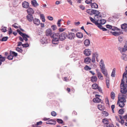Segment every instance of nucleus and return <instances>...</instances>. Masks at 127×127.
I'll use <instances>...</instances> for the list:
<instances>
[{
  "mask_svg": "<svg viewBox=\"0 0 127 127\" xmlns=\"http://www.w3.org/2000/svg\"><path fill=\"white\" fill-rule=\"evenodd\" d=\"M2 32H5L6 31V29L5 27H4L3 28L1 29Z\"/></svg>",
  "mask_w": 127,
  "mask_h": 127,
  "instance_id": "052dcab7",
  "label": "nucleus"
},
{
  "mask_svg": "<svg viewBox=\"0 0 127 127\" xmlns=\"http://www.w3.org/2000/svg\"><path fill=\"white\" fill-rule=\"evenodd\" d=\"M98 87V85L96 83H94L92 84V88L94 90H96L97 89Z\"/></svg>",
  "mask_w": 127,
  "mask_h": 127,
  "instance_id": "bb28decb",
  "label": "nucleus"
},
{
  "mask_svg": "<svg viewBox=\"0 0 127 127\" xmlns=\"http://www.w3.org/2000/svg\"><path fill=\"white\" fill-rule=\"evenodd\" d=\"M48 36L52 38V43L54 44H57L58 43L59 38V34L58 33L53 34L50 29H48Z\"/></svg>",
  "mask_w": 127,
  "mask_h": 127,
  "instance_id": "f03ea898",
  "label": "nucleus"
},
{
  "mask_svg": "<svg viewBox=\"0 0 127 127\" xmlns=\"http://www.w3.org/2000/svg\"><path fill=\"white\" fill-rule=\"evenodd\" d=\"M57 122L59 124H62L63 122V121L61 119H57L56 120Z\"/></svg>",
  "mask_w": 127,
  "mask_h": 127,
  "instance_id": "79ce46f5",
  "label": "nucleus"
},
{
  "mask_svg": "<svg viewBox=\"0 0 127 127\" xmlns=\"http://www.w3.org/2000/svg\"><path fill=\"white\" fill-rule=\"evenodd\" d=\"M8 38V37H4L2 38L1 41H5L7 40Z\"/></svg>",
  "mask_w": 127,
  "mask_h": 127,
  "instance_id": "37998d69",
  "label": "nucleus"
},
{
  "mask_svg": "<svg viewBox=\"0 0 127 127\" xmlns=\"http://www.w3.org/2000/svg\"><path fill=\"white\" fill-rule=\"evenodd\" d=\"M107 127H114V126L112 124H110L107 126Z\"/></svg>",
  "mask_w": 127,
  "mask_h": 127,
  "instance_id": "774afa93",
  "label": "nucleus"
},
{
  "mask_svg": "<svg viewBox=\"0 0 127 127\" xmlns=\"http://www.w3.org/2000/svg\"><path fill=\"white\" fill-rule=\"evenodd\" d=\"M91 6L92 8H98V5L95 3H91Z\"/></svg>",
  "mask_w": 127,
  "mask_h": 127,
  "instance_id": "cd10ccee",
  "label": "nucleus"
},
{
  "mask_svg": "<svg viewBox=\"0 0 127 127\" xmlns=\"http://www.w3.org/2000/svg\"><path fill=\"white\" fill-rule=\"evenodd\" d=\"M106 27L108 29H111L112 28V26L111 25H106Z\"/></svg>",
  "mask_w": 127,
  "mask_h": 127,
  "instance_id": "bf43d9fd",
  "label": "nucleus"
},
{
  "mask_svg": "<svg viewBox=\"0 0 127 127\" xmlns=\"http://www.w3.org/2000/svg\"><path fill=\"white\" fill-rule=\"evenodd\" d=\"M115 108V105H112L111 106V108L112 109V111L113 113H114V109Z\"/></svg>",
  "mask_w": 127,
  "mask_h": 127,
  "instance_id": "09e8293b",
  "label": "nucleus"
},
{
  "mask_svg": "<svg viewBox=\"0 0 127 127\" xmlns=\"http://www.w3.org/2000/svg\"><path fill=\"white\" fill-rule=\"evenodd\" d=\"M64 30L61 28H60L59 29V31L60 32H63Z\"/></svg>",
  "mask_w": 127,
  "mask_h": 127,
  "instance_id": "0e129e2a",
  "label": "nucleus"
},
{
  "mask_svg": "<svg viewBox=\"0 0 127 127\" xmlns=\"http://www.w3.org/2000/svg\"><path fill=\"white\" fill-rule=\"evenodd\" d=\"M12 32V31L11 29V28H10L9 30L8 31V34L9 35L11 34Z\"/></svg>",
  "mask_w": 127,
  "mask_h": 127,
  "instance_id": "338daca9",
  "label": "nucleus"
},
{
  "mask_svg": "<svg viewBox=\"0 0 127 127\" xmlns=\"http://www.w3.org/2000/svg\"><path fill=\"white\" fill-rule=\"evenodd\" d=\"M90 19L91 21L93 23H95V25L97 26L98 28H100L101 27V25L99 23H98V21H95V20L92 17H90Z\"/></svg>",
  "mask_w": 127,
  "mask_h": 127,
  "instance_id": "20e7f679",
  "label": "nucleus"
},
{
  "mask_svg": "<svg viewBox=\"0 0 127 127\" xmlns=\"http://www.w3.org/2000/svg\"><path fill=\"white\" fill-rule=\"evenodd\" d=\"M90 41L89 39H86L84 41V43L85 45L87 46L89 45L90 44Z\"/></svg>",
  "mask_w": 127,
  "mask_h": 127,
  "instance_id": "412c9836",
  "label": "nucleus"
},
{
  "mask_svg": "<svg viewBox=\"0 0 127 127\" xmlns=\"http://www.w3.org/2000/svg\"><path fill=\"white\" fill-rule=\"evenodd\" d=\"M122 59L124 61H126L127 60V56L125 54H123L122 56Z\"/></svg>",
  "mask_w": 127,
  "mask_h": 127,
  "instance_id": "473e14b6",
  "label": "nucleus"
},
{
  "mask_svg": "<svg viewBox=\"0 0 127 127\" xmlns=\"http://www.w3.org/2000/svg\"><path fill=\"white\" fill-rule=\"evenodd\" d=\"M51 114L52 116H55L57 115L56 113L54 111H52L51 113Z\"/></svg>",
  "mask_w": 127,
  "mask_h": 127,
  "instance_id": "49530a36",
  "label": "nucleus"
},
{
  "mask_svg": "<svg viewBox=\"0 0 127 127\" xmlns=\"http://www.w3.org/2000/svg\"><path fill=\"white\" fill-rule=\"evenodd\" d=\"M27 19L29 22H31L32 21L33 17L32 15L31 14H28L26 16Z\"/></svg>",
  "mask_w": 127,
  "mask_h": 127,
  "instance_id": "f8f14e48",
  "label": "nucleus"
},
{
  "mask_svg": "<svg viewBox=\"0 0 127 127\" xmlns=\"http://www.w3.org/2000/svg\"><path fill=\"white\" fill-rule=\"evenodd\" d=\"M56 124V122L52 119L48 120V124L55 125Z\"/></svg>",
  "mask_w": 127,
  "mask_h": 127,
  "instance_id": "4be33fe9",
  "label": "nucleus"
},
{
  "mask_svg": "<svg viewBox=\"0 0 127 127\" xmlns=\"http://www.w3.org/2000/svg\"><path fill=\"white\" fill-rule=\"evenodd\" d=\"M34 23L37 26L38 25L40 24L39 20L37 18H35L33 20Z\"/></svg>",
  "mask_w": 127,
  "mask_h": 127,
  "instance_id": "2eb2a0df",
  "label": "nucleus"
},
{
  "mask_svg": "<svg viewBox=\"0 0 127 127\" xmlns=\"http://www.w3.org/2000/svg\"><path fill=\"white\" fill-rule=\"evenodd\" d=\"M96 97L94 98L93 99V101L95 103H99L101 102V99L99 98L100 96V95H95Z\"/></svg>",
  "mask_w": 127,
  "mask_h": 127,
  "instance_id": "7ed1b4c3",
  "label": "nucleus"
},
{
  "mask_svg": "<svg viewBox=\"0 0 127 127\" xmlns=\"http://www.w3.org/2000/svg\"><path fill=\"white\" fill-rule=\"evenodd\" d=\"M105 102L106 104L109 105V102L108 98L107 97H106L105 98Z\"/></svg>",
  "mask_w": 127,
  "mask_h": 127,
  "instance_id": "864d4df0",
  "label": "nucleus"
},
{
  "mask_svg": "<svg viewBox=\"0 0 127 127\" xmlns=\"http://www.w3.org/2000/svg\"><path fill=\"white\" fill-rule=\"evenodd\" d=\"M23 46L24 47H27L29 46V45L28 43L24 44H22Z\"/></svg>",
  "mask_w": 127,
  "mask_h": 127,
  "instance_id": "3c124183",
  "label": "nucleus"
},
{
  "mask_svg": "<svg viewBox=\"0 0 127 127\" xmlns=\"http://www.w3.org/2000/svg\"><path fill=\"white\" fill-rule=\"evenodd\" d=\"M101 71L102 73L104 75L107 77H108V73L107 71L105 68L101 69Z\"/></svg>",
  "mask_w": 127,
  "mask_h": 127,
  "instance_id": "f3484780",
  "label": "nucleus"
},
{
  "mask_svg": "<svg viewBox=\"0 0 127 127\" xmlns=\"http://www.w3.org/2000/svg\"><path fill=\"white\" fill-rule=\"evenodd\" d=\"M100 24L101 25V24L103 25L106 22V20L104 19H101L100 20Z\"/></svg>",
  "mask_w": 127,
  "mask_h": 127,
  "instance_id": "4c0bfd02",
  "label": "nucleus"
},
{
  "mask_svg": "<svg viewBox=\"0 0 127 127\" xmlns=\"http://www.w3.org/2000/svg\"><path fill=\"white\" fill-rule=\"evenodd\" d=\"M16 50L17 51L21 53L23 51L21 49L18 47H17L16 49Z\"/></svg>",
  "mask_w": 127,
  "mask_h": 127,
  "instance_id": "a19ab883",
  "label": "nucleus"
},
{
  "mask_svg": "<svg viewBox=\"0 0 127 127\" xmlns=\"http://www.w3.org/2000/svg\"><path fill=\"white\" fill-rule=\"evenodd\" d=\"M123 40V37L122 36H120L118 37V40L119 42L121 43Z\"/></svg>",
  "mask_w": 127,
  "mask_h": 127,
  "instance_id": "f704fd0d",
  "label": "nucleus"
},
{
  "mask_svg": "<svg viewBox=\"0 0 127 127\" xmlns=\"http://www.w3.org/2000/svg\"><path fill=\"white\" fill-rule=\"evenodd\" d=\"M12 54L14 56L16 57L17 56V53H15L14 52H12Z\"/></svg>",
  "mask_w": 127,
  "mask_h": 127,
  "instance_id": "69168bd1",
  "label": "nucleus"
},
{
  "mask_svg": "<svg viewBox=\"0 0 127 127\" xmlns=\"http://www.w3.org/2000/svg\"><path fill=\"white\" fill-rule=\"evenodd\" d=\"M17 32H18L19 33V34H20L21 36H22V35H23H23H24L23 34L24 33H23L20 30H19L18 29L17 30Z\"/></svg>",
  "mask_w": 127,
  "mask_h": 127,
  "instance_id": "5fc2aeb1",
  "label": "nucleus"
},
{
  "mask_svg": "<svg viewBox=\"0 0 127 127\" xmlns=\"http://www.w3.org/2000/svg\"><path fill=\"white\" fill-rule=\"evenodd\" d=\"M112 34L115 36H118L121 34H122L123 32L122 31L120 32H112Z\"/></svg>",
  "mask_w": 127,
  "mask_h": 127,
  "instance_id": "4468645a",
  "label": "nucleus"
},
{
  "mask_svg": "<svg viewBox=\"0 0 127 127\" xmlns=\"http://www.w3.org/2000/svg\"><path fill=\"white\" fill-rule=\"evenodd\" d=\"M97 77L95 76H93L91 77V81L93 82H95L97 80Z\"/></svg>",
  "mask_w": 127,
  "mask_h": 127,
  "instance_id": "dca6fc26",
  "label": "nucleus"
},
{
  "mask_svg": "<svg viewBox=\"0 0 127 127\" xmlns=\"http://www.w3.org/2000/svg\"><path fill=\"white\" fill-rule=\"evenodd\" d=\"M48 19L50 21H52L53 20V18L52 17L48 16Z\"/></svg>",
  "mask_w": 127,
  "mask_h": 127,
  "instance_id": "e2e57ef3",
  "label": "nucleus"
},
{
  "mask_svg": "<svg viewBox=\"0 0 127 127\" xmlns=\"http://www.w3.org/2000/svg\"><path fill=\"white\" fill-rule=\"evenodd\" d=\"M110 96L111 99H114L115 97V95L114 93L113 92H112L110 94Z\"/></svg>",
  "mask_w": 127,
  "mask_h": 127,
  "instance_id": "c756f323",
  "label": "nucleus"
},
{
  "mask_svg": "<svg viewBox=\"0 0 127 127\" xmlns=\"http://www.w3.org/2000/svg\"><path fill=\"white\" fill-rule=\"evenodd\" d=\"M101 27L100 28H99L100 29L102 30L103 31H106L107 30V29L104 28L102 27V26L101 25Z\"/></svg>",
  "mask_w": 127,
  "mask_h": 127,
  "instance_id": "603ef678",
  "label": "nucleus"
},
{
  "mask_svg": "<svg viewBox=\"0 0 127 127\" xmlns=\"http://www.w3.org/2000/svg\"><path fill=\"white\" fill-rule=\"evenodd\" d=\"M61 20H58V21L57 25H58V26L59 27H60L61 26Z\"/></svg>",
  "mask_w": 127,
  "mask_h": 127,
  "instance_id": "4d7b16f0",
  "label": "nucleus"
},
{
  "mask_svg": "<svg viewBox=\"0 0 127 127\" xmlns=\"http://www.w3.org/2000/svg\"><path fill=\"white\" fill-rule=\"evenodd\" d=\"M31 3L32 5L34 6H36L38 5V4L37 3L36 0H32L31 1Z\"/></svg>",
  "mask_w": 127,
  "mask_h": 127,
  "instance_id": "aec40b11",
  "label": "nucleus"
},
{
  "mask_svg": "<svg viewBox=\"0 0 127 127\" xmlns=\"http://www.w3.org/2000/svg\"><path fill=\"white\" fill-rule=\"evenodd\" d=\"M0 60L1 62L4 61L5 60V57H2L1 58H0Z\"/></svg>",
  "mask_w": 127,
  "mask_h": 127,
  "instance_id": "13d9d810",
  "label": "nucleus"
},
{
  "mask_svg": "<svg viewBox=\"0 0 127 127\" xmlns=\"http://www.w3.org/2000/svg\"><path fill=\"white\" fill-rule=\"evenodd\" d=\"M91 12L94 14H96V15L98 16L100 14V12L96 10H92L91 11Z\"/></svg>",
  "mask_w": 127,
  "mask_h": 127,
  "instance_id": "a878e982",
  "label": "nucleus"
},
{
  "mask_svg": "<svg viewBox=\"0 0 127 127\" xmlns=\"http://www.w3.org/2000/svg\"><path fill=\"white\" fill-rule=\"evenodd\" d=\"M121 28L122 29H124L125 31H127L126 29L127 28V24L125 23L121 25Z\"/></svg>",
  "mask_w": 127,
  "mask_h": 127,
  "instance_id": "5701e85b",
  "label": "nucleus"
},
{
  "mask_svg": "<svg viewBox=\"0 0 127 127\" xmlns=\"http://www.w3.org/2000/svg\"><path fill=\"white\" fill-rule=\"evenodd\" d=\"M75 36V34L72 32H69L67 35V38L70 39H73Z\"/></svg>",
  "mask_w": 127,
  "mask_h": 127,
  "instance_id": "423d86ee",
  "label": "nucleus"
},
{
  "mask_svg": "<svg viewBox=\"0 0 127 127\" xmlns=\"http://www.w3.org/2000/svg\"><path fill=\"white\" fill-rule=\"evenodd\" d=\"M13 58V56H12L11 55L8 56L7 58L9 60H12Z\"/></svg>",
  "mask_w": 127,
  "mask_h": 127,
  "instance_id": "c03bdc74",
  "label": "nucleus"
},
{
  "mask_svg": "<svg viewBox=\"0 0 127 127\" xmlns=\"http://www.w3.org/2000/svg\"><path fill=\"white\" fill-rule=\"evenodd\" d=\"M97 89H98V91L101 93H102V90L101 88L99 87H98Z\"/></svg>",
  "mask_w": 127,
  "mask_h": 127,
  "instance_id": "680f3d73",
  "label": "nucleus"
},
{
  "mask_svg": "<svg viewBox=\"0 0 127 127\" xmlns=\"http://www.w3.org/2000/svg\"><path fill=\"white\" fill-rule=\"evenodd\" d=\"M102 122L105 124H108V121L107 119H103L102 120Z\"/></svg>",
  "mask_w": 127,
  "mask_h": 127,
  "instance_id": "58836bf2",
  "label": "nucleus"
},
{
  "mask_svg": "<svg viewBox=\"0 0 127 127\" xmlns=\"http://www.w3.org/2000/svg\"><path fill=\"white\" fill-rule=\"evenodd\" d=\"M27 12L28 14H30L32 15L34 13V11L32 8L29 7L27 10Z\"/></svg>",
  "mask_w": 127,
  "mask_h": 127,
  "instance_id": "9b49d317",
  "label": "nucleus"
},
{
  "mask_svg": "<svg viewBox=\"0 0 127 127\" xmlns=\"http://www.w3.org/2000/svg\"><path fill=\"white\" fill-rule=\"evenodd\" d=\"M115 69L114 68L112 72L111 73V76L113 77H114L115 76Z\"/></svg>",
  "mask_w": 127,
  "mask_h": 127,
  "instance_id": "72a5a7b5",
  "label": "nucleus"
},
{
  "mask_svg": "<svg viewBox=\"0 0 127 127\" xmlns=\"http://www.w3.org/2000/svg\"><path fill=\"white\" fill-rule=\"evenodd\" d=\"M120 50L121 52H125L126 51V49H125L124 47L123 48H121L120 49Z\"/></svg>",
  "mask_w": 127,
  "mask_h": 127,
  "instance_id": "8fccbe9b",
  "label": "nucleus"
},
{
  "mask_svg": "<svg viewBox=\"0 0 127 127\" xmlns=\"http://www.w3.org/2000/svg\"><path fill=\"white\" fill-rule=\"evenodd\" d=\"M124 76H125V77L126 78V83H127V70H126V72L124 73L123 75V79L121 80V84L122 82L124 85H125L126 84H124V81H123Z\"/></svg>",
  "mask_w": 127,
  "mask_h": 127,
  "instance_id": "0eeeda50",
  "label": "nucleus"
},
{
  "mask_svg": "<svg viewBox=\"0 0 127 127\" xmlns=\"http://www.w3.org/2000/svg\"><path fill=\"white\" fill-rule=\"evenodd\" d=\"M22 5L23 7L27 8L29 7V4L28 2L25 1L23 2Z\"/></svg>",
  "mask_w": 127,
  "mask_h": 127,
  "instance_id": "ddd939ff",
  "label": "nucleus"
},
{
  "mask_svg": "<svg viewBox=\"0 0 127 127\" xmlns=\"http://www.w3.org/2000/svg\"><path fill=\"white\" fill-rule=\"evenodd\" d=\"M41 19L42 20L43 22H44L45 21V17L43 14H41L40 15Z\"/></svg>",
  "mask_w": 127,
  "mask_h": 127,
  "instance_id": "2f4dec72",
  "label": "nucleus"
},
{
  "mask_svg": "<svg viewBox=\"0 0 127 127\" xmlns=\"http://www.w3.org/2000/svg\"><path fill=\"white\" fill-rule=\"evenodd\" d=\"M46 38L44 37L41 40V42L42 44L47 43V39H45Z\"/></svg>",
  "mask_w": 127,
  "mask_h": 127,
  "instance_id": "c85d7f7f",
  "label": "nucleus"
},
{
  "mask_svg": "<svg viewBox=\"0 0 127 127\" xmlns=\"http://www.w3.org/2000/svg\"><path fill=\"white\" fill-rule=\"evenodd\" d=\"M76 36L77 37L79 38H81L83 37V35L82 33L78 32L76 33Z\"/></svg>",
  "mask_w": 127,
  "mask_h": 127,
  "instance_id": "393cba45",
  "label": "nucleus"
},
{
  "mask_svg": "<svg viewBox=\"0 0 127 127\" xmlns=\"http://www.w3.org/2000/svg\"><path fill=\"white\" fill-rule=\"evenodd\" d=\"M84 53L87 56H89L91 54V51L89 49H86L84 51Z\"/></svg>",
  "mask_w": 127,
  "mask_h": 127,
  "instance_id": "9d476101",
  "label": "nucleus"
},
{
  "mask_svg": "<svg viewBox=\"0 0 127 127\" xmlns=\"http://www.w3.org/2000/svg\"><path fill=\"white\" fill-rule=\"evenodd\" d=\"M91 2L92 0H86L85 1V2L87 4L90 3Z\"/></svg>",
  "mask_w": 127,
  "mask_h": 127,
  "instance_id": "6e6d98bb",
  "label": "nucleus"
},
{
  "mask_svg": "<svg viewBox=\"0 0 127 127\" xmlns=\"http://www.w3.org/2000/svg\"><path fill=\"white\" fill-rule=\"evenodd\" d=\"M102 113L104 116H107L108 115V113L107 112L103 111L102 112Z\"/></svg>",
  "mask_w": 127,
  "mask_h": 127,
  "instance_id": "e433bc0d",
  "label": "nucleus"
},
{
  "mask_svg": "<svg viewBox=\"0 0 127 127\" xmlns=\"http://www.w3.org/2000/svg\"><path fill=\"white\" fill-rule=\"evenodd\" d=\"M51 28L54 31L56 30L57 28L56 26L55 25H52L51 26Z\"/></svg>",
  "mask_w": 127,
  "mask_h": 127,
  "instance_id": "a18cd8bd",
  "label": "nucleus"
},
{
  "mask_svg": "<svg viewBox=\"0 0 127 127\" xmlns=\"http://www.w3.org/2000/svg\"><path fill=\"white\" fill-rule=\"evenodd\" d=\"M98 55L97 52H95L92 55V62L94 63L95 61V57L97 58L98 57Z\"/></svg>",
  "mask_w": 127,
  "mask_h": 127,
  "instance_id": "6e6552de",
  "label": "nucleus"
},
{
  "mask_svg": "<svg viewBox=\"0 0 127 127\" xmlns=\"http://www.w3.org/2000/svg\"><path fill=\"white\" fill-rule=\"evenodd\" d=\"M97 75V76L99 79H100L101 80H102L103 79V76L101 73H98Z\"/></svg>",
  "mask_w": 127,
  "mask_h": 127,
  "instance_id": "7c9ffc66",
  "label": "nucleus"
},
{
  "mask_svg": "<svg viewBox=\"0 0 127 127\" xmlns=\"http://www.w3.org/2000/svg\"><path fill=\"white\" fill-rule=\"evenodd\" d=\"M91 61V58L89 57H87L85 59L84 62L86 64H88L90 63Z\"/></svg>",
  "mask_w": 127,
  "mask_h": 127,
  "instance_id": "a211bd4d",
  "label": "nucleus"
},
{
  "mask_svg": "<svg viewBox=\"0 0 127 127\" xmlns=\"http://www.w3.org/2000/svg\"><path fill=\"white\" fill-rule=\"evenodd\" d=\"M121 93L119 94L118 97L117 104L119 106L123 108L125 105V103L126 102V98L127 97V84L124 85L122 82L120 85Z\"/></svg>",
  "mask_w": 127,
  "mask_h": 127,
  "instance_id": "f257e3e1",
  "label": "nucleus"
},
{
  "mask_svg": "<svg viewBox=\"0 0 127 127\" xmlns=\"http://www.w3.org/2000/svg\"><path fill=\"white\" fill-rule=\"evenodd\" d=\"M100 68L101 69L105 68V66L104 64V62L102 59L101 60L99 63Z\"/></svg>",
  "mask_w": 127,
  "mask_h": 127,
  "instance_id": "1a4fd4ad",
  "label": "nucleus"
},
{
  "mask_svg": "<svg viewBox=\"0 0 127 127\" xmlns=\"http://www.w3.org/2000/svg\"><path fill=\"white\" fill-rule=\"evenodd\" d=\"M124 112V109L123 108H121L118 111L119 113L121 114H123Z\"/></svg>",
  "mask_w": 127,
  "mask_h": 127,
  "instance_id": "c9c22d12",
  "label": "nucleus"
},
{
  "mask_svg": "<svg viewBox=\"0 0 127 127\" xmlns=\"http://www.w3.org/2000/svg\"><path fill=\"white\" fill-rule=\"evenodd\" d=\"M67 37L66 33L64 32L61 33L60 35L59 34V38L60 40L63 41Z\"/></svg>",
  "mask_w": 127,
  "mask_h": 127,
  "instance_id": "39448f33",
  "label": "nucleus"
},
{
  "mask_svg": "<svg viewBox=\"0 0 127 127\" xmlns=\"http://www.w3.org/2000/svg\"><path fill=\"white\" fill-rule=\"evenodd\" d=\"M24 35L23 36L22 35L21 36H22L23 38L26 41H27L28 40V39L27 38H29V36L27 35L25 33H24L23 34Z\"/></svg>",
  "mask_w": 127,
  "mask_h": 127,
  "instance_id": "b1692460",
  "label": "nucleus"
},
{
  "mask_svg": "<svg viewBox=\"0 0 127 127\" xmlns=\"http://www.w3.org/2000/svg\"><path fill=\"white\" fill-rule=\"evenodd\" d=\"M84 68L85 69L87 70H90L91 69V68L90 67L87 65H86L85 66Z\"/></svg>",
  "mask_w": 127,
  "mask_h": 127,
  "instance_id": "de8ad7c7",
  "label": "nucleus"
},
{
  "mask_svg": "<svg viewBox=\"0 0 127 127\" xmlns=\"http://www.w3.org/2000/svg\"><path fill=\"white\" fill-rule=\"evenodd\" d=\"M106 83L107 87L109 88V80L108 79H106Z\"/></svg>",
  "mask_w": 127,
  "mask_h": 127,
  "instance_id": "ea45409f",
  "label": "nucleus"
},
{
  "mask_svg": "<svg viewBox=\"0 0 127 127\" xmlns=\"http://www.w3.org/2000/svg\"><path fill=\"white\" fill-rule=\"evenodd\" d=\"M97 108L99 110L101 111L104 110L105 109L104 106L102 105L101 104L98 105Z\"/></svg>",
  "mask_w": 127,
  "mask_h": 127,
  "instance_id": "6ab92c4d",
  "label": "nucleus"
}]
</instances>
